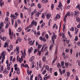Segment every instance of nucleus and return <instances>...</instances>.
Listing matches in <instances>:
<instances>
[{
    "label": "nucleus",
    "mask_w": 80,
    "mask_h": 80,
    "mask_svg": "<svg viewBox=\"0 0 80 80\" xmlns=\"http://www.w3.org/2000/svg\"><path fill=\"white\" fill-rule=\"evenodd\" d=\"M5 55H6V52H5V51H3L1 53V56H0V60H1L2 57V62H3L4 61L5 58Z\"/></svg>",
    "instance_id": "1"
},
{
    "label": "nucleus",
    "mask_w": 80,
    "mask_h": 80,
    "mask_svg": "<svg viewBox=\"0 0 80 80\" xmlns=\"http://www.w3.org/2000/svg\"><path fill=\"white\" fill-rule=\"evenodd\" d=\"M19 57V56H18V55H17V62H19L20 63H22V62L23 61V56H21V58H19V59H18V58Z\"/></svg>",
    "instance_id": "2"
},
{
    "label": "nucleus",
    "mask_w": 80,
    "mask_h": 80,
    "mask_svg": "<svg viewBox=\"0 0 80 80\" xmlns=\"http://www.w3.org/2000/svg\"><path fill=\"white\" fill-rule=\"evenodd\" d=\"M57 36L55 35V33H53V36L52 37V38L53 43H54L55 39H57Z\"/></svg>",
    "instance_id": "3"
},
{
    "label": "nucleus",
    "mask_w": 80,
    "mask_h": 80,
    "mask_svg": "<svg viewBox=\"0 0 80 80\" xmlns=\"http://www.w3.org/2000/svg\"><path fill=\"white\" fill-rule=\"evenodd\" d=\"M44 48V51H45V50H47V49L48 48V47L47 46V44H45L43 45L42 46V48H41V51L42 52H43V50Z\"/></svg>",
    "instance_id": "4"
},
{
    "label": "nucleus",
    "mask_w": 80,
    "mask_h": 80,
    "mask_svg": "<svg viewBox=\"0 0 80 80\" xmlns=\"http://www.w3.org/2000/svg\"><path fill=\"white\" fill-rule=\"evenodd\" d=\"M74 16L75 17H77L78 15V11L77 10L74 11Z\"/></svg>",
    "instance_id": "5"
},
{
    "label": "nucleus",
    "mask_w": 80,
    "mask_h": 80,
    "mask_svg": "<svg viewBox=\"0 0 80 80\" xmlns=\"http://www.w3.org/2000/svg\"><path fill=\"white\" fill-rule=\"evenodd\" d=\"M10 17L11 18H12V17L13 19L14 20H16V19L17 18V16H15V15H14V14H13L12 15V14H11Z\"/></svg>",
    "instance_id": "6"
},
{
    "label": "nucleus",
    "mask_w": 80,
    "mask_h": 80,
    "mask_svg": "<svg viewBox=\"0 0 80 80\" xmlns=\"http://www.w3.org/2000/svg\"><path fill=\"white\" fill-rule=\"evenodd\" d=\"M9 34L10 36V38H11V40H12V39H13V37L12 36H11V35H12L13 34L11 33V29H10V28H9Z\"/></svg>",
    "instance_id": "7"
},
{
    "label": "nucleus",
    "mask_w": 80,
    "mask_h": 80,
    "mask_svg": "<svg viewBox=\"0 0 80 80\" xmlns=\"http://www.w3.org/2000/svg\"><path fill=\"white\" fill-rule=\"evenodd\" d=\"M31 24L33 25H34L35 26H37V21H33L31 22Z\"/></svg>",
    "instance_id": "8"
},
{
    "label": "nucleus",
    "mask_w": 80,
    "mask_h": 80,
    "mask_svg": "<svg viewBox=\"0 0 80 80\" xmlns=\"http://www.w3.org/2000/svg\"><path fill=\"white\" fill-rule=\"evenodd\" d=\"M4 5V2L2 1V0L0 1V6L1 7H2V6Z\"/></svg>",
    "instance_id": "9"
},
{
    "label": "nucleus",
    "mask_w": 80,
    "mask_h": 80,
    "mask_svg": "<svg viewBox=\"0 0 80 80\" xmlns=\"http://www.w3.org/2000/svg\"><path fill=\"white\" fill-rule=\"evenodd\" d=\"M21 53L22 55L23 56L24 58H25V56H26V51H24V53H23V52L21 51Z\"/></svg>",
    "instance_id": "10"
},
{
    "label": "nucleus",
    "mask_w": 80,
    "mask_h": 80,
    "mask_svg": "<svg viewBox=\"0 0 80 80\" xmlns=\"http://www.w3.org/2000/svg\"><path fill=\"white\" fill-rule=\"evenodd\" d=\"M58 7H59V8H61V10L62 8H63V6L62 5V3H61V2H60L59 3V4Z\"/></svg>",
    "instance_id": "11"
},
{
    "label": "nucleus",
    "mask_w": 80,
    "mask_h": 80,
    "mask_svg": "<svg viewBox=\"0 0 80 80\" xmlns=\"http://www.w3.org/2000/svg\"><path fill=\"white\" fill-rule=\"evenodd\" d=\"M4 48H5L6 47H7V48H9V46H8V43L5 42L4 44Z\"/></svg>",
    "instance_id": "12"
},
{
    "label": "nucleus",
    "mask_w": 80,
    "mask_h": 80,
    "mask_svg": "<svg viewBox=\"0 0 80 80\" xmlns=\"http://www.w3.org/2000/svg\"><path fill=\"white\" fill-rule=\"evenodd\" d=\"M65 53H62V56L63 57H64V59H65V58H68V56H65Z\"/></svg>",
    "instance_id": "13"
},
{
    "label": "nucleus",
    "mask_w": 80,
    "mask_h": 80,
    "mask_svg": "<svg viewBox=\"0 0 80 80\" xmlns=\"http://www.w3.org/2000/svg\"><path fill=\"white\" fill-rule=\"evenodd\" d=\"M33 50V48L32 47H31L30 49H29L28 52H29V54H30L31 52H32V51Z\"/></svg>",
    "instance_id": "14"
},
{
    "label": "nucleus",
    "mask_w": 80,
    "mask_h": 80,
    "mask_svg": "<svg viewBox=\"0 0 80 80\" xmlns=\"http://www.w3.org/2000/svg\"><path fill=\"white\" fill-rule=\"evenodd\" d=\"M48 2V0H43L42 1V2L43 3H47Z\"/></svg>",
    "instance_id": "15"
},
{
    "label": "nucleus",
    "mask_w": 80,
    "mask_h": 80,
    "mask_svg": "<svg viewBox=\"0 0 80 80\" xmlns=\"http://www.w3.org/2000/svg\"><path fill=\"white\" fill-rule=\"evenodd\" d=\"M3 73H4V74H8V70H5L4 71H3Z\"/></svg>",
    "instance_id": "16"
},
{
    "label": "nucleus",
    "mask_w": 80,
    "mask_h": 80,
    "mask_svg": "<svg viewBox=\"0 0 80 80\" xmlns=\"http://www.w3.org/2000/svg\"><path fill=\"white\" fill-rule=\"evenodd\" d=\"M50 17H51V15H50V14L49 13H48V14L47 15V19H49L50 18Z\"/></svg>",
    "instance_id": "17"
},
{
    "label": "nucleus",
    "mask_w": 80,
    "mask_h": 80,
    "mask_svg": "<svg viewBox=\"0 0 80 80\" xmlns=\"http://www.w3.org/2000/svg\"><path fill=\"white\" fill-rule=\"evenodd\" d=\"M56 18L57 19H60V15H59L58 14L57 15Z\"/></svg>",
    "instance_id": "18"
},
{
    "label": "nucleus",
    "mask_w": 80,
    "mask_h": 80,
    "mask_svg": "<svg viewBox=\"0 0 80 80\" xmlns=\"http://www.w3.org/2000/svg\"><path fill=\"white\" fill-rule=\"evenodd\" d=\"M36 34V36L37 37H38V36L40 35V31H38Z\"/></svg>",
    "instance_id": "19"
},
{
    "label": "nucleus",
    "mask_w": 80,
    "mask_h": 80,
    "mask_svg": "<svg viewBox=\"0 0 80 80\" xmlns=\"http://www.w3.org/2000/svg\"><path fill=\"white\" fill-rule=\"evenodd\" d=\"M49 78H50V76H48L46 77H44L43 79L44 80H47Z\"/></svg>",
    "instance_id": "20"
},
{
    "label": "nucleus",
    "mask_w": 80,
    "mask_h": 80,
    "mask_svg": "<svg viewBox=\"0 0 80 80\" xmlns=\"http://www.w3.org/2000/svg\"><path fill=\"white\" fill-rule=\"evenodd\" d=\"M34 64H35V62H32L31 63V65L32 66V68H33L34 67H35V65H34Z\"/></svg>",
    "instance_id": "21"
},
{
    "label": "nucleus",
    "mask_w": 80,
    "mask_h": 80,
    "mask_svg": "<svg viewBox=\"0 0 80 80\" xmlns=\"http://www.w3.org/2000/svg\"><path fill=\"white\" fill-rule=\"evenodd\" d=\"M38 50H40V49H34V53H37V52H38Z\"/></svg>",
    "instance_id": "22"
},
{
    "label": "nucleus",
    "mask_w": 80,
    "mask_h": 80,
    "mask_svg": "<svg viewBox=\"0 0 80 80\" xmlns=\"http://www.w3.org/2000/svg\"><path fill=\"white\" fill-rule=\"evenodd\" d=\"M6 38H7L5 36H4L2 38H1V40H4V41H5V40H6Z\"/></svg>",
    "instance_id": "23"
},
{
    "label": "nucleus",
    "mask_w": 80,
    "mask_h": 80,
    "mask_svg": "<svg viewBox=\"0 0 80 80\" xmlns=\"http://www.w3.org/2000/svg\"><path fill=\"white\" fill-rule=\"evenodd\" d=\"M34 56H32L30 58V59H29V61H31V62H32L33 60V59H34Z\"/></svg>",
    "instance_id": "24"
},
{
    "label": "nucleus",
    "mask_w": 80,
    "mask_h": 80,
    "mask_svg": "<svg viewBox=\"0 0 80 80\" xmlns=\"http://www.w3.org/2000/svg\"><path fill=\"white\" fill-rule=\"evenodd\" d=\"M41 13H40V12H37V13L36 14V15H35V17H39V15H40V14H41Z\"/></svg>",
    "instance_id": "25"
},
{
    "label": "nucleus",
    "mask_w": 80,
    "mask_h": 80,
    "mask_svg": "<svg viewBox=\"0 0 80 80\" xmlns=\"http://www.w3.org/2000/svg\"><path fill=\"white\" fill-rule=\"evenodd\" d=\"M22 29L21 27L19 28L18 29V32H20L22 31Z\"/></svg>",
    "instance_id": "26"
},
{
    "label": "nucleus",
    "mask_w": 80,
    "mask_h": 80,
    "mask_svg": "<svg viewBox=\"0 0 80 80\" xmlns=\"http://www.w3.org/2000/svg\"><path fill=\"white\" fill-rule=\"evenodd\" d=\"M5 20L6 21V23H8V18L6 17L5 18Z\"/></svg>",
    "instance_id": "27"
},
{
    "label": "nucleus",
    "mask_w": 80,
    "mask_h": 80,
    "mask_svg": "<svg viewBox=\"0 0 80 80\" xmlns=\"http://www.w3.org/2000/svg\"><path fill=\"white\" fill-rule=\"evenodd\" d=\"M75 33H78V31H79V30L78 29H77V28L75 27Z\"/></svg>",
    "instance_id": "28"
},
{
    "label": "nucleus",
    "mask_w": 80,
    "mask_h": 80,
    "mask_svg": "<svg viewBox=\"0 0 80 80\" xmlns=\"http://www.w3.org/2000/svg\"><path fill=\"white\" fill-rule=\"evenodd\" d=\"M2 27H3V22H2L1 23L0 25V29H1Z\"/></svg>",
    "instance_id": "29"
},
{
    "label": "nucleus",
    "mask_w": 80,
    "mask_h": 80,
    "mask_svg": "<svg viewBox=\"0 0 80 80\" xmlns=\"http://www.w3.org/2000/svg\"><path fill=\"white\" fill-rule=\"evenodd\" d=\"M18 40L19 42H20L21 41H22V39L21 38H20V37H18Z\"/></svg>",
    "instance_id": "30"
},
{
    "label": "nucleus",
    "mask_w": 80,
    "mask_h": 80,
    "mask_svg": "<svg viewBox=\"0 0 80 80\" xmlns=\"http://www.w3.org/2000/svg\"><path fill=\"white\" fill-rule=\"evenodd\" d=\"M15 28H17V27H18V22H17L16 21L15 25L14 26Z\"/></svg>",
    "instance_id": "31"
},
{
    "label": "nucleus",
    "mask_w": 80,
    "mask_h": 80,
    "mask_svg": "<svg viewBox=\"0 0 80 80\" xmlns=\"http://www.w3.org/2000/svg\"><path fill=\"white\" fill-rule=\"evenodd\" d=\"M36 13V12L35 11V9L34 10V11H33L32 12V14L31 15V16H33V15H34V13Z\"/></svg>",
    "instance_id": "32"
},
{
    "label": "nucleus",
    "mask_w": 80,
    "mask_h": 80,
    "mask_svg": "<svg viewBox=\"0 0 80 80\" xmlns=\"http://www.w3.org/2000/svg\"><path fill=\"white\" fill-rule=\"evenodd\" d=\"M3 70V67L2 66L0 69V72H2Z\"/></svg>",
    "instance_id": "33"
},
{
    "label": "nucleus",
    "mask_w": 80,
    "mask_h": 80,
    "mask_svg": "<svg viewBox=\"0 0 80 80\" xmlns=\"http://www.w3.org/2000/svg\"><path fill=\"white\" fill-rule=\"evenodd\" d=\"M46 60V57L45 56H44L42 58V60L43 62H45V61Z\"/></svg>",
    "instance_id": "34"
},
{
    "label": "nucleus",
    "mask_w": 80,
    "mask_h": 80,
    "mask_svg": "<svg viewBox=\"0 0 80 80\" xmlns=\"http://www.w3.org/2000/svg\"><path fill=\"white\" fill-rule=\"evenodd\" d=\"M57 66L58 68H59L60 67V64L59 62H58L57 64Z\"/></svg>",
    "instance_id": "35"
},
{
    "label": "nucleus",
    "mask_w": 80,
    "mask_h": 80,
    "mask_svg": "<svg viewBox=\"0 0 80 80\" xmlns=\"http://www.w3.org/2000/svg\"><path fill=\"white\" fill-rule=\"evenodd\" d=\"M38 8H41L42 7V6H41V4L40 3L38 4Z\"/></svg>",
    "instance_id": "36"
},
{
    "label": "nucleus",
    "mask_w": 80,
    "mask_h": 80,
    "mask_svg": "<svg viewBox=\"0 0 80 80\" xmlns=\"http://www.w3.org/2000/svg\"><path fill=\"white\" fill-rule=\"evenodd\" d=\"M53 47V44H52L50 46L49 49L50 50H52Z\"/></svg>",
    "instance_id": "37"
},
{
    "label": "nucleus",
    "mask_w": 80,
    "mask_h": 80,
    "mask_svg": "<svg viewBox=\"0 0 80 80\" xmlns=\"http://www.w3.org/2000/svg\"><path fill=\"white\" fill-rule=\"evenodd\" d=\"M42 47V45L40 44H38V48H41V47Z\"/></svg>",
    "instance_id": "38"
},
{
    "label": "nucleus",
    "mask_w": 80,
    "mask_h": 80,
    "mask_svg": "<svg viewBox=\"0 0 80 80\" xmlns=\"http://www.w3.org/2000/svg\"><path fill=\"white\" fill-rule=\"evenodd\" d=\"M32 42H33V41H32V40H31L30 41H29L28 42L29 44V45H33V44H32Z\"/></svg>",
    "instance_id": "39"
},
{
    "label": "nucleus",
    "mask_w": 80,
    "mask_h": 80,
    "mask_svg": "<svg viewBox=\"0 0 80 80\" xmlns=\"http://www.w3.org/2000/svg\"><path fill=\"white\" fill-rule=\"evenodd\" d=\"M43 38L42 37V36H40L39 38V39H40V40H41L42 41H43Z\"/></svg>",
    "instance_id": "40"
},
{
    "label": "nucleus",
    "mask_w": 80,
    "mask_h": 80,
    "mask_svg": "<svg viewBox=\"0 0 80 80\" xmlns=\"http://www.w3.org/2000/svg\"><path fill=\"white\" fill-rule=\"evenodd\" d=\"M65 63V62L64 61H62V62H61V64L62 66H63L64 65V63Z\"/></svg>",
    "instance_id": "41"
},
{
    "label": "nucleus",
    "mask_w": 80,
    "mask_h": 80,
    "mask_svg": "<svg viewBox=\"0 0 80 80\" xmlns=\"http://www.w3.org/2000/svg\"><path fill=\"white\" fill-rule=\"evenodd\" d=\"M70 31H72V32H73L74 31V28H73V27H72V28H71L70 29Z\"/></svg>",
    "instance_id": "42"
},
{
    "label": "nucleus",
    "mask_w": 80,
    "mask_h": 80,
    "mask_svg": "<svg viewBox=\"0 0 80 80\" xmlns=\"http://www.w3.org/2000/svg\"><path fill=\"white\" fill-rule=\"evenodd\" d=\"M32 31L33 32H34V35H37V32L36 31V30H35V31H34V30H32Z\"/></svg>",
    "instance_id": "43"
},
{
    "label": "nucleus",
    "mask_w": 80,
    "mask_h": 80,
    "mask_svg": "<svg viewBox=\"0 0 80 80\" xmlns=\"http://www.w3.org/2000/svg\"><path fill=\"white\" fill-rule=\"evenodd\" d=\"M20 17L21 18H23V13H20Z\"/></svg>",
    "instance_id": "44"
},
{
    "label": "nucleus",
    "mask_w": 80,
    "mask_h": 80,
    "mask_svg": "<svg viewBox=\"0 0 80 80\" xmlns=\"http://www.w3.org/2000/svg\"><path fill=\"white\" fill-rule=\"evenodd\" d=\"M46 72H47V70H45L42 72V74H43V75H44Z\"/></svg>",
    "instance_id": "45"
},
{
    "label": "nucleus",
    "mask_w": 80,
    "mask_h": 80,
    "mask_svg": "<svg viewBox=\"0 0 80 80\" xmlns=\"http://www.w3.org/2000/svg\"><path fill=\"white\" fill-rule=\"evenodd\" d=\"M67 77H69V76H70V72H67Z\"/></svg>",
    "instance_id": "46"
},
{
    "label": "nucleus",
    "mask_w": 80,
    "mask_h": 80,
    "mask_svg": "<svg viewBox=\"0 0 80 80\" xmlns=\"http://www.w3.org/2000/svg\"><path fill=\"white\" fill-rule=\"evenodd\" d=\"M11 22L12 23V25H13V23H14V20L13 19H11Z\"/></svg>",
    "instance_id": "47"
},
{
    "label": "nucleus",
    "mask_w": 80,
    "mask_h": 80,
    "mask_svg": "<svg viewBox=\"0 0 80 80\" xmlns=\"http://www.w3.org/2000/svg\"><path fill=\"white\" fill-rule=\"evenodd\" d=\"M65 64L66 67H68V65H69V63H68V62L65 63Z\"/></svg>",
    "instance_id": "48"
},
{
    "label": "nucleus",
    "mask_w": 80,
    "mask_h": 80,
    "mask_svg": "<svg viewBox=\"0 0 80 80\" xmlns=\"http://www.w3.org/2000/svg\"><path fill=\"white\" fill-rule=\"evenodd\" d=\"M76 19L77 20V22H80V18H76Z\"/></svg>",
    "instance_id": "49"
},
{
    "label": "nucleus",
    "mask_w": 80,
    "mask_h": 80,
    "mask_svg": "<svg viewBox=\"0 0 80 80\" xmlns=\"http://www.w3.org/2000/svg\"><path fill=\"white\" fill-rule=\"evenodd\" d=\"M42 41H43V42H47V39L43 37V39H42Z\"/></svg>",
    "instance_id": "50"
},
{
    "label": "nucleus",
    "mask_w": 80,
    "mask_h": 80,
    "mask_svg": "<svg viewBox=\"0 0 80 80\" xmlns=\"http://www.w3.org/2000/svg\"><path fill=\"white\" fill-rule=\"evenodd\" d=\"M59 70L61 75H62V71H61V69L60 68H59Z\"/></svg>",
    "instance_id": "51"
},
{
    "label": "nucleus",
    "mask_w": 80,
    "mask_h": 80,
    "mask_svg": "<svg viewBox=\"0 0 80 80\" xmlns=\"http://www.w3.org/2000/svg\"><path fill=\"white\" fill-rule=\"evenodd\" d=\"M45 23H42V24L41 25V27L42 28H43V27H44V26H45Z\"/></svg>",
    "instance_id": "52"
},
{
    "label": "nucleus",
    "mask_w": 80,
    "mask_h": 80,
    "mask_svg": "<svg viewBox=\"0 0 80 80\" xmlns=\"http://www.w3.org/2000/svg\"><path fill=\"white\" fill-rule=\"evenodd\" d=\"M45 37L47 39H48V38H49V36H48V34H47L45 35Z\"/></svg>",
    "instance_id": "53"
},
{
    "label": "nucleus",
    "mask_w": 80,
    "mask_h": 80,
    "mask_svg": "<svg viewBox=\"0 0 80 80\" xmlns=\"http://www.w3.org/2000/svg\"><path fill=\"white\" fill-rule=\"evenodd\" d=\"M39 67L40 68H42V64H41V62H39Z\"/></svg>",
    "instance_id": "54"
},
{
    "label": "nucleus",
    "mask_w": 80,
    "mask_h": 80,
    "mask_svg": "<svg viewBox=\"0 0 80 80\" xmlns=\"http://www.w3.org/2000/svg\"><path fill=\"white\" fill-rule=\"evenodd\" d=\"M66 71V69H63L62 71V73H63V74H65V73Z\"/></svg>",
    "instance_id": "55"
},
{
    "label": "nucleus",
    "mask_w": 80,
    "mask_h": 80,
    "mask_svg": "<svg viewBox=\"0 0 80 80\" xmlns=\"http://www.w3.org/2000/svg\"><path fill=\"white\" fill-rule=\"evenodd\" d=\"M20 72V69L19 68L18 71H17V73H18V74H19Z\"/></svg>",
    "instance_id": "56"
},
{
    "label": "nucleus",
    "mask_w": 80,
    "mask_h": 80,
    "mask_svg": "<svg viewBox=\"0 0 80 80\" xmlns=\"http://www.w3.org/2000/svg\"><path fill=\"white\" fill-rule=\"evenodd\" d=\"M21 67H25V64H24V63H22L21 64Z\"/></svg>",
    "instance_id": "57"
},
{
    "label": "nucleus",
    "mask_w": 80,
    "mask_h": 80,
    "mask_svg": "<svg viewBox=\"0 0 80 80\" xmlns=\"http://www.w3.org/2000/svg\"><path fill=\"white\" fill-rule=\"evenodd\" d=\"M53 8H54V5L52 4L51 5V9L53 10Z\"/></svg>",
    "instance_id": "58"
},
{
    "label": "nucleus",
    "mask_w": 80,
    "mask_h": 80,
    "mask_svg": "<svg viewBox=\"0 0 80 80\" xmlns=\"http://www.w3.org/2000/svg\"><path fill=\"white\" fill-rule=\"evenodd\" d=\"M80 28V22H79V24L77 26V28Z\"/></svg>",
    "instance_id": "59"
},
{
    "label": "nucleus",
    "mask_w": 80,
    "mask_h": 80,
    "mask_svg": "<svg viewBox=\"0 0 80 80\" xmlns=\"http://www.w3.org/2000/svg\"><path fill=\"white\" fill-rule=\"evenodd\" d=\"M35 6V3H32L31 5V7H33Z\"/></svg>",
    "instance_id": "60"
},
{
    "label": "nucleus",
    "mask_w": 80,
    "mask_h": 80,
    "mask_svg": "<svg viewBox=\"0 0 80 80\" xmlns=\"http://www.w3.org/2000/svg\"><path fill=\"white\" fill-rule=\"evenodd\" d=\"M62 38L63 39H65V34H63L62 35Z\"/></svg>",
    "instance_id": "61"
},
{
    "label": "nucleus",
    "mask_w": 80,
    "mask_h": 80,
    "mask_svg": "<svg viewBox=\"0 0 80 80\" xmlns=\"http://www.w3.org/2000/svg\"><path fill=\"white\" fill-rule=\"evenodd\" d=\"M0 31H1V32H4V29L3 28L1 29Z\"/></svg>",
    "instance_id": "62"
},
{
    "label": "nucleus",
    "mask_w": 80,
    "mask_h": 80,
    "mask_svg": "<svg viewBox=\"0 0 80 80\" xmlns=\"http://www.w3.org/2000/svg\"><path fill=\"white\" fill-rule=\"evenodd\" d=\"M30 80H33V75L30 77Z\"/></svg>",
    "instance_id": "63"
},
{
    "label": "nucleus",
    "mask_w": 80,
    "mask_h": 80,
    "mask_svg": "<svg viewBox=\"0 0 80 80\" xmlns=\"http://www.w3.org/2000/svg\"><path fill=\"white\" fill-rule=\"evenodd\" d=\"M38 80H42V78H38Z\"/></svg>",
    "instance_id": "64"
}]
</instances>
